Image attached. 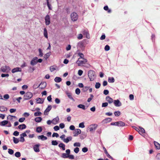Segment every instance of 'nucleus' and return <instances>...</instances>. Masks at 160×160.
<instances>
[{
  "instance_id": "f257e3e1",
  "label": "nucleus",
  "mask_w": 160,
  "mask_h": 160,
  "mask_svg": "<svg viewBox=\"0 0 160 160\" xmlns=\"http://www.w3.org/2000/svg\"><path fill=\"white\" fill-rule=\"evenodd\" d=\"M88 76L90 81H93L95 78L96 77L95 72L92 70L89 71Z\"/></svg>"
},
{
  "instance_id": "f03ea898",
  "label": "nucleus",
  "mask_w": 160,
  "mask_h": 160,
  "mask_svg": "<svg viewBox=\"0 0 160 160\" xmlns=\"http://www.w3.org/2000/svg\"><path fill=\"white\" fill-rule=\"evenodd\" d=\"M33 96L32 93L31 92H26L24 96L23 101L31 99Z\"/></svg>"
},
{
  "instance_id": "7ed1b4c3",
  "label": "nucleus",
  "mask_w": 160,
  "mask_h": 160,
  "mask_svg": "<svg viewBox=\"0 0 160 160\" xmlns=\"http://www.w3.org/2000/svg\"><path fill=\"white\" fill-rule=\"evenodd\" d=\"M11 70L10 68L8 66H2L1 68V70L4 72H8Z\"/></svg>"
},
{
  "instance_id": "20e7f679",
  "label": "nucleus",
  "mask_w": 160,
  "mask_h": 160,
  "mask_svg": "<svg viewBox=\"0 0 160 160\" xmlns=\"http://www.w3.org/2000/svg\"><path fill=\"white\" fill-rule=\"evenodd\" d=\"M71 18L73 21H77L78 19L77 14L75 12L72 13L71 14Z\"/></svg>"
},
{
  "instance_id": "39448f33",
  "label": "nucleus",
  "mask_w": 160,
  "mask_h": 160,
  "mask_svg": "<svg viewBox=\"0 0 160 160\" xmlns=\"http://www.w3.org/2000/svg\"><path fill=\"white\" fill-rule=\"evenodd\" d=\"M86 39H84L81 42H79L77 46L81 48L84 47L86 45L85 42H86Z\"/></svg>"
},
{
  "instance_id": "423d86ee",
  "label": "nucleus",
  "mask_w": 160,
  "mask_h": 160,
  "mask_svg": "<svg viewBox=\"0 0 160 160\" xmlns=\"http://www.w3.org/2000/svg\"><path fill=\"white\" fill-rule=\"evenodd\" d=\"M6 125H8L6 126L8 127H11V124L8 121H3L0 122V125L2 126H5Z\"/></svg>"
},
{
  "instance_id": "0eeeda50",
  "label": "nucleus",
  "mask_w": 160,
  "mask_h": 160,
  "mask_svg": "<svg viewBox=\"0 0 160 160\" xmlns=\"http://www.w3.org/2000/svg\"><path fill=\"white\" fill-rule=\"evenodd\" d=\"M79 59L80 58H79L77 62L78 66H80L82 64H84L87 62V59L84 58H82V60H80Z\"/></svg>"
},
{
  "instance_id": "6e6552de",
  "label": "nucleus",
  "mask_w": 160,
  "mask_h": 160,
  "mask_svg": "<svg viewBox=\"0 0 160 160\" xmlns=\"http://www.w3.org/2000/svg\"><path fill=\"white\" fill-rule=\"evenodd\" d=\"M97 127V125L96 124H93L90 125L88 128V129L89 131L92 132L93 131H94L96 129V128Z\"/></svg>"
},
{
  "instance_id": "1a4fd4ad",
  "label": "nucleus",
  "mask_w": 160,
  "mask_h": 160,
  "mask_svg": "<svg viewBox=\"0 0 160 160\" xmlns=\"http://www.w3.org/2000/svg\"><path fill=\"white\" fill-rule=\"evenodd\" d=\"M45 23L47 25H49L50 23V18L48 15H47L45 17Z\"/></svg>"
},
{
  "instance_id": "9d476101",
  "label": "nucleus",
  "mask_w": 160,
  "mask_h": 160,
  "mask_svg": "<svg viewBox=\"0 0 160 160\" xmlns=\"http://www.w3.org/2000/svg\"><path fill=\"white\" fill-rule=\"evenodd\" d=\"M113 102L114 105L116 107H120L122 105V103L118 99L114 100Z\"/></svg>"
},
{
  "instance_id": "9b49d317",
  "label": "nucleus",
  "mask_w": 160,
  "mask_h": 160,
  "mask_svg": "<svg viewBox=\"0 0 160 160\" xmlns=\"http://www.w3.org/2000/svg\"><path fill=\"white\" fill-rule=\"evenodd\" d=\"M38 58L37 57H34L33 59L31 61L30 64L32 66L35 65L37 63V60Z\"/></svg>"
},
{
  "instance_id": "f8f14e48",
  "label": "nucleus",
  "mask_w": 160,
  "mask_h": 160,
  "mask_svg": "<svg viewBox=\"0 0 160 160\" xmlns=\"http://www.w3.org/2000/svg\"><path fill=\"white\" fill-rule=\"evenodd\" d=\"M82 33L84 35L86 36V37L87 38H89L90 37L88 32V31L87 30H84L82 31Z\"/></svg>"
},
{
  "instance_id": "ddd939ff",
  "label": "nucleus",
  "mask_w": 160,
  "mask_h": 160,
  "mask_svg": "<svg viewBox=\"0 0 160 160\" xmlns=\"http://www.w3.org/2000/svg\"><path fill=\"white\" fill-rule=\"evenodd\" d=\"M52 107V106L51 105H49L48 106V107L44 111V114L45 115L48 114V112L51 109Z\"/></svg>"
},
{
  "instance_id": "4468645a",
  "label": "nucleus",
  "mask_w": 160,
  "mask_h": 160,
  "mask_svg": "<svg viewBox=\"0 0 160 160\" xmlns=\"http://www.w3.org/2000/svg\"><path fill=\"white\" fill-rule=\"evenodd\" d=\"M47 83L46 82H41L39 85L40 88L42 89H44L46 86Z\"/></svg>"
},
{
  "instance_id": "2eb2a0df",
  "label": "nucleus",
  "mask_w": 160,
  "mask_h": 160,
  "mask_svg": "<svg viewBox=\"0 0 160 160\" xmlns=\"http://www.w3.org/2000/svg\"><path fill=\"white\" fill-rule=\"evenodd\" d=\"M139 128L140 129L139 131V133L142 136H143L144 133H145V130L144 129L141 127H139Z\"/></svg>"
},
{
  "instance_id": "dca6fc26",
  "label": "nucleus",
  "mask_w": 160,
  "mask_h": 160,
  "mask_svg": "<svg viewBox=\"0 0 160 160\" xmlns=\"http://www.w3.org/2000/svg\"><path fill=\"white\" fill-rule=\"evenodd\" d=\"M22 69L20 68L17 67L13 69L12 70V72L14 73L18 72H21Z\"/></svg>"
},
{
  "instance_id": "f3484780",
  "label": "nucleus",
  "mask_w": 160,
  "mask_h": 160,
  "mask_svg": "<svg viewBox=\"0 0 160 160\" xmlns=\"http://www.w3.org/2000/svg\"><path fill=\"white\" fill-rule=\"evenodd\" d=\"M106 100L108 102L109 104H111L113 102V99L109 96H107L106 98Z\"/></svg>"
},
{
  "instance_id": "a211bd4d",
  "label": "nucleus",
  "mask_w": 160,
  "mask_h": 160,
  "mask_svg": "<svg viewBox=\"0 0 160 160\" xmlns=\"http://www.w3.org/2000/svg\"><path fill=\"white\" fill-rule=\"evenodd\" d=\"M39 144H36L33 147L34 151L36 152H38L40 151L39 147Z\"/></svg>"
},
{
  "instance_id": "6ab92c4d",
  "label": "nucleus",
  "mask_w": 160,
  "mask_h": 160,
  "mask_svg": "<svg viewBox=\"0 0 160 160\" xmlns=\"http://www.w3.org/2000/svg\"><path fill=\"white\" fill-rule=\"evenodd\" d=\"M38 139H40L42 141L46 140L47 139V138L44 136L43 135L38 136Z\"/></svg>"
},
{
  "instance_id": "aec40b11",
  "label": "nucleus",
  "mask_w": 160,
  "mask_h": 160,
  "mask_svg": "<svg viewBox=\"0 0 160 160\" xmlns=\"http://www.w3.org/2000/svg\"><path fill=\"white\" fill-rule=\"evenodd\" d=\"M37 103H42L44 101V99L41 98H37L36 99Z\"/></svg>"
},
{
  "instance_id": "412c9836",
  "label": "nucleus",
  "mask_w": 160,
  "mask_h": 160,
  "mask_svg": "<svg viewBox=\"0 0 160 160\" xmlns=\"http://www.w3.org/2000/svg\"><path fill=\"white\" fill-rule=\"evenodd\" d=\"M72 138L71 137L69 136L68 137L64 139L63 141L64 142L66 143H68L69 141H71L72 140Z\"/></svg>"
},
{
  "instance_id": "4be33fe9",
  "label": "nucleus",
  "mask_w": 160,
  "mask_h": 160,
  "mask_svg": "<svg viewBox=\"0 0 160 160\" xmlns=\"http://www.w3.org/2000/svg\"><path fill=\"white\" fill-rule=\"evenodd\" d=\"M7 120H12L13 119H16L17 117L15 116L9 115L7 117Z\"/></svg>"
},
{
  "instance_id": "5701e85b",
  "label": "nucleus",
  "mask_w": 160,
  "mask_h": 160,
  "mask_svg": "<svg viewBox=\"0 0 160 160\" xmlns=\"http://www.w3.org/2000/svg\"><path fill=\"white\" fill-rule=\"evenodd\" d=\"M154 143L156 148L157 149L159 150L160 149V144L158 142L154 141Z\"/></svg>"
},
{
  "instance_id": "b1692460",
  "label": "nucleus",
  "mask_w": 160,
  "mask_h": 160,
  "mask_svg": "<svg viewBox=\"0 0 160 160\" xmlns=\"http://www.w3.org/2000/svg\"><path fill=\"white\" fill-rule=\"evenodd\" d=\"M54 81L56 82H59L62 81V78L59 77H57L54 79Z\"/></svg>"
},
{
  "instance_id": "393cba45",
  "label": "nucleus",
  "mask_w": 160,
  "mask_h": 160,
  "mask_svg": "<svg viewBox=\"0 0 160 160\" xmlns=\"http://www.w3.org/2000/svg\"><path fill=\"white\" fill-rule=\"evenodd\" d=\"M59 147L62 148L63 150H65V145L63 143H60L58 145Z\"/></svg>"
},
{
  "instance_id": "a878e982",
  "label": "nucleus",
  "mask_w": 160,
  "mask_h": 160,
  "mask_svg": "<svg viewBox=\"0 0 160 160\" xmlns=\"http://www.w3.org/2000/svg\"><path fill=\"white\" fill-rule=\"evenodd\" d=\"M42 129L41 127H38L36 128V132L38 133H40L42 131Z\"/></svg>"
},
{
  "instance_id": "bb28decb",
  "label": "nucleus",
  "mask_w": 160,
  "mask_h": 160,
  "mask_svg": "<svg viewBox=\"0 0 160 160\" xmlns=\"http://www.w3.org/2000/svg\"><path fill=\"white\" fill-rule=\"evenodd\" d=\"M117 126H123L125 125V123L121 121H119L117 122Z\"/></svg>"
},
{
  "instance_id": "cd10ccee",
  "label": "nucleus",
  "mask_w": 160,
  "mask_h": 160,
  "mask_svg": "<svg viewBox=\"0 0 160 160\" xmlns=\"http://www.w3.org/2000/svg\"><path fill=\"white\" fill-rule=\"evenodd\" d=\"M50 0H47V6L48 8V9L50 10L52 9V7L51 5L50 4L49 1Z\"/></svg>"
},
{
  "instance_id": "c85d7f7f",
  "label": "nucleus",
  "mask_w": 160,
  "mask_h": 160,
  "mask_svg": "<svg viewBox=\"0 0 160 160\" xmlns=\"http://www.w3.org/2000/svg\"><path fill=\"white\" fill-rule=\"evenodd\" d=\"M7 110V108L2 106H0V111L1 112H4Z\"/></svg>"
},
{
  "instance_id": "c756f323",
  "label": "nucleus",
  "mask_w": 160,
  "mask_h": 160,
  "mask_svg": "<svg viewBox=\"0 0 160 160\" xmlns=\"http://www.w3.org/2000/svg\"><path fill=\"white\" fill-rule=\"evenodd\" d=\"M44 36L47 38H48V32L47 29L46 28H44Z\"/></svg>"
},
{
  "instance_id": "7c9ffc66",
  "label": "nucleus",
  "mask_w": 160,
  "mask_h": 160,
  "mask_svg": "<svg viewBox=\"0 0 160 160\" xmlns=\"http://www.w3.org/2000/svg\"><path fill=\"white\" fill-rule=\"evenodd\" d=\"M108 81L109 82L113 83L115 81V80L113 77H109L108 78Z\"/></svg>"
},
{
  "instance_id": "2f4dec72",
  "label": "nucleus",
  "mask_w": 160,
  "mask_h": 160,
  "mask_svg": "<svg viewBox=\"0 0 160 160\" xmlns=\"http://www.w3.org/2000/svg\"><path fill=\"white\" fill-rule=\"evenodd\" d=\"M26 125L24 124L19 125L18 127L20 129H25L26 128Z\"/></svg>"
},
{
  "instance_id": "473e14b6",
  "label": "nucleus",
  "mask_w": 160,
  "mask_h": 160,
  "mask_svg": "<svg viewBox=\"0 0 160 160\" xmlns=\"http://www.w3.org/2000/svg\"><path fill=\"white\" fill-rule=\"evenodd\" d=\"M78 107L79 108L85 110L86 109L84 105L83 104H79L78 106Z\"/></svg>"
},
{
  "instance_id": "72a5a7b5",
  "label": "nucleus",
  "mask_w": 160,
  "mask_h": 160,
  "mask_svg": "<svg viewBox=\"0 0 160 160\" xmlns=\"http://www.w3.org/2000/svg\"><path fill=\"white\" fill-rule=\"evenodd\" d=\"M67 96L70 99L72 100L73 101H75L74 99H73V98H72V95L71 93H67Z\"/></svg>"
},
{
  "instance_id": "f704fd0d",
  "label": "nucleus",
  "mask_w": 160,
  "mask_h": 160,
  "mask_svg": "<svg viewBox=\"0 0 160 160\" xmlns=\"http://www.w3.org/2000/svg\"><path fill=\"white\" fill-rule=\"evenodd\" d=\"M51 54V52H48L44 56V58L45 59H47Z\"/></svg>"
},
{
  "instance_id": "c9c22d12",
  "label": "nucleus",
  "mask_w": 160,
  "mask_h": 160,
  "mask_svg": "<svg viewBox=\"0 0 160 160\" xmlns=\"http://www.w3.org/2000/svg\"><path fill=\"white\" fill-rule=\"evenodd\" d=\"M13 142L17 144L19 142V140L18 139L16 138L15 137H13Z\"/></svg>"
},
{
  "instance_id": "e433bc0d",
  "label": "nucleus",
  "mask_w": 160,
  "mask_h": 160,
  "mask_svg": "<svg viewBox=\"0 0 160 160\" xmlns=\"http://www.w3.org/2000/svg\"><path fill=\"white\" fill-rule=\"evenodd\" d=\"M21 154L20 152H17L15 154V156L17 158H19L21 156Z\"/></svg>"
},
{
  "instance_id": "4c0bfd02",
  "label": "nucleus",
  "mask_w": 160,
  "mask_h": 160,
  "mask_svg": "<svg viewBox=\"0 0 160 160\" xmlns=\"http://www.w3.org/2000/svg\"><path fill=\"white\" fill-rule=\"evenodd\" d=\"M114 114L116 116H119L121 114V112L119 111H115L114 112Z\"/></svg>"
},
{
  "instance_id": "58836bf2",
  "label": "nucleus",
  "mask_w": 160,
  "mask_h": 160,
  "mask_svg": "<svg viewBox=\"0 0 160 160\" xmlns=\"http://www.w3.org/2000/svg\"><path fill=\"white\" fill-rule=\"evenodd\" d=\"M101 86V84L99 82H97L96 83L95 85V87L97 89L99 88Z\"/></svg>"
},
{
  "instance_id": "ea45409f",
  "label": "nucleus",
  "mask_w": 160,
  "mask_h": 160,
  "mask_svg": "<svg viewBox=\"0 0 160 160\" xmlns=\"http://www.w3.org/2000/svg\"><path fill=\"white\" fill-rule=\"evenodd\" d=\"M68 155L65 153H63L62 154V157L65 158H68Z\"/></svg>"
},
{
  "instance_id": "a19ab883",
  "label": "nucleus",
  "mask_w": 160,
  "mask_h": 160,
  "mask_svg": "<svg viewBox=\"0 0 160 160\" xmlns=\"http://www.w3.org/2000/svg\"><path fill=\"white\" fill-rule=\"evenodd\" d=\"M38 51L39 52V56L40 57H41L43 56V53L42 52V49L41 48L38 49Z\"/></svg>"
},
{
  "instance_id": "79ce46f5",
  "label": "nucleus",
  "mask_w": 160,
  "mask_h": 160,
  "mask_svg": "<svg viewBox=\"0 0 160 160\" xmlns=\"http://www.w3.org/2000/svg\"><path fill=\"white\" fill-rule=\"evenodd\" d=\"M40 86H39L38 85V83L36 82L35 84L33 85L32 87L34 89H36L38 88Z\"/></svg>"
},
{
  "instance_id": "37998d69",
  "label": "nucleus",
  "mask_w": 160,
  "mask_h": 160,
  "mask_svg": "<svg viewBox=\"0 0 160 160\" xmlns=\"http://www.w3.org/2000/svg\"><path fill=\"white\" fill-rule=\"evenodd\" d=\"M81 91L79 88H77L75 90V93L79 95Z\"/></svg>"
},
{
  "instance_id": "c03bdc74",
  "label": "nucleus",
  "mask_w": 160,
  "mask_h": 160,
  "mask_svg": "<svg viewBox=\"0 0 160 160\" xmlns=\"http://www.w3.org/2000/svg\"><path fill=\"white\" fill-rule=\"evenodd\" d=\"M8 153L10 155H12L14 153V151L11 149H8Z\"/></svg>"
},
{
  "instance_id": "a18cd8bd",
  "label": "nucleus",
  "mask_w": 160,
  "mask_h": 160,
  "mask_svg": "<svg viewBox=\"0 0 160 160\" xmlns=\"http://www.w3.org/2000/svg\"><path fill=\"white\" fill-rule=\"evenodd\" d=\"M42 113L40 112H38L34 113V115L35 116H40L41 115Z\"/></svg>"
},
{
  "instance_id": "49530a36",
  "label": "nucleus",
  "mask_w": 160,
  "mask_h": 160,
  "mask_svg": "<svg viewBox=\"0 0 160 160\" xmlns=\"http://www.w3.org/2000/svg\"><path fill=\"white\" fill-rule=\"evenodd\" d=\"M58 143V142L56 140H53L52 141V144L53 145H57Z\"/></svg>"
},
{
  "instance_id": "de8ad7c7",
  "label": "nucleus",
  "mask_w": 160,
  "mask_h": 160,
  "mask_svg": "<svg viewBox=\"0 0 160 160\" xmlns=\"http://www.w3.org/2000/svg\"><path fill=\"white\" fill-rule=\"evenodd\" d=\"M75 132L78 135L81 133V130L79 129H77L75 130Z\"/></svg>"
},
{
  "instance_id": "09e8293b",
  "label": "nucleus",
  "mask_w": 160,
  "mask_h": 160,
  "mask_svg": "<svg viewBox=\"0 0 160 160\" xmlns=\"http://www.w3.org/2000/svg\"><path fill=\"white\" fill-rule=\"evenodd\" d=\"M73 146L74 147H80L81 146L80 143L79 142H75L73 144Z\"/></svg>"
},
{
  "instance_id": "8fccbe9b",
  "label": "nucleus",
  "mask_w": 160,
  "mask_h": 160,
  "mask_svg": "<svg viewBox=\"0 0 160 160\" xmlns=\"http://www.w3.org/2000/svg\"><path fill=\"white\" fill-rule=\"evenodd\" d=\"M79 127L81 128H84L85 126L84 125V122H83L80 123L79 124Z\"/></svg>"
},
{
  "instance_id": "3c124183",
  "label": "nucleus",
  "mask_w": 160,
  "mask_h": 160,
  "mask_svg": "<svg viewBox=\"0 0 160 160\" xmlns=\"http://www.w3.org/2000/svg\"><path fill=\"white\" fill-rule=\"evenodd\" d=\"M79 151V149L78 148L76 147L74 149V152L76 153H77Z\"/></svg>"
},
{
  "instance_id": "603ef678",
  "label": "nucleus",
  "mask_w": 160,
  "mask_h": 160,
  "mask_svg": "<svg viewBox=\"0 0 160 160\" xmlns=\"http://www.w3.org/2000/svg\"><path fill=\"white\" fill-rule=\"evenodd\" d=\"M104 49L106 51H108L110 49V47L108 45H106L105 46Z\"/></svg>"
},
{
  "instance_id": "864d4df0",
  "label": "nucleus",
  "mask_w": 160,
  "mask_h": 160,
  "mask_svg": "<svg viewBox=\"0 0 160 160\" xmlns=\"http://www.w3.org/2000/svg\"><path fill=\"white\" fill-rule=\"evenodd\" d=\"M89 88V87H85L83 88V91L84 92H86L88 89Z\"/></svg>"
},
{
  "instance_id": "5fc2aeb1",
  "label": "nucleus",
  "mask_w": 160,
  "mask_h": 160,
  "mask_svg": "<svg viewBox=\"0 0 160 160\" xmlns=\"http://www.w3.org/2000/svg\"><path fill=\"white\" fill-rule=\"evenodd\" d=\"M59 134L57 133H55V132H54L52 135V137H56L57 138V137H59Z\"/></svg>"
},
{
  "instance_id": "6e6d98bb",
  "label": "nucleus",
  "mask_w": 160,
  "mask_h": 160,
  "mask_svg": "<svg viewBox=\"0 0 160 160\" xmlns=\"http://www.w3.org/2000/svg\"><path fill=\"white\" fill-rule=\"evenodd\" d=\"M108 102H105L103 103L102 104V107H105L108 106Z\"/></svg>"
},
{
  "instance_id": "4d7b16f0",
  "label": "nucleus",
  "mask_w": 160,
  "mask_h": 160,
  "mask_svg": "<svg viewBox=\"0 0 160 160\" xmlns=\"http://www.w3.org/2000/svg\"><path fill=\"white\" fill-rule=\"evenodd\" d=\"M82 151L84 152H86L88 151V149L86 147H84L82 149Z\"/></svg>"
},
{
  "instance_id": "13d9d810",
  "label": "nucleus",
  "mask_w": 160,
  "mask_h": 160,
  "mask_svg": "<svg viewBox=\"0 0 160 160\" xmlns=\"http://www.w3.org/2000/svg\"><path fill=\"white\" fill-rule=\"evenodd\" d=\"M59 127L61 128H63L65 127V125L63 123H61L59 124Z\"/></svg>"
},
{
  "instance_id": "bf43d9fd",
  "label": "nucleus",
  "mask_w": 160,
  "mask_h": 160,
  "mask_svg": "<svg viewBox=\"0 0 160 160\" xmlns=\"http://www.w3.org/2000/svg\"><path fill=\"white\" fill-rule=\"evenodd\" d=\"M3 98L6 99H8L9 98V96L8 94H6L4 95Z\"/></svg>"
},
{
  "instance_id": "052dcab7",
  "label": "nucleus",
  "mask_w": 160,
  "mask_h": 160,
  "mask_svg": "<svg viewBox=\"0 0 160 160\" xmlns=\"http://www.w3.org/2000/svg\"><path fill=\"white\" fill-rule=\"evenodd\" d=\"M19 132L17 131H14L13 133V135L16 136H18L19 135Z\"/></svg>"
},
{
  "instance_id": "680f3d73",
  "label": "nucleus",
  "mask_w": 160,
  "mask_h": 160,
  "mask_svg": "<svg viewBox=\"0 0 160 160\" xmlns=\"http://www.w3.org/2000/svg\"><path fill=\"white\" fill-rule=\"evenodd\" d=\"M30 114H29V113L25 112L23 114V116L25 117H27Z\"/></svg>"
},
{
  "instance_id": "e2e57ef3",
  "label": "nucleus",
  "mask_w": 160,
  "mask_h": 160,
  "mask_svg": "<svg viewBox=\"0 0 160 160\" xmlns=\"http://www.w3.org/2000/svg\"><path fill=\"white\" fill-rule=\"evenodd\" d=\"M75 127L74 125H71L69 127V129L71 130H75Z\"/></svg>"
},
{
  "instance_id": "0e129e2a",
  "label": "nucleus",
  "mask_w": 160,
  "mask_h": 160,
  "mask_svg": "<svg viewBox=\"0 0 160 160\" xmlns=\"http://www.w3.org/2000/svg\"><path fill=\"white\" fill-rule=\"evenodd\" d=\"M1 77L2 78L5 77H8L9 75L8 74H2L1 75Z\"/></svg>"
},
{
  "instance_id": "69168bd1",
  "label": "nucleus",
  "mask_w": 160,
  "mask_h": 160,
  "mask_svg": "<svg viewBox=\"0 0 160 160\" xmlns=\"http://www.w3.org/2000/svg\"><path fill=\"white\" fill-rule=\"evenodd\" d=\"M109 91L108 90H104L103 91V93L105 95H107L109 93Z\"/></svg>"
},
{
  "instance_id": "338daca9",
  "label": "nucleus",
  "mask_w": 160,
  "mask_h": 160,
  "mask_svg": "<svg viewBox=\"0 0 160 160\" xmlns=\"http://www.w3.org/2000/svg\"><path fill=\"white\" fill-rule=\"evenodd\" d=\"M56 70V68L53 67V66H51L50 67V70L51 72H52Z\"/></svg>"
},
{
  "instance_id": "774afa93",
  "label": "nucleus",
  "mask_w": 160,
  "mask_h": 160,
  "mask_svg": "<svg viewBox=\"0 0 160 160\" xmlns=\"http://www.w3.org/2000/svg\"><path fill=\"white\" fill-rule=\"evenodd\" d=\"M55 102L57 104H59L60 103V101L58 98H56L55 99Z\"/></svg>"
}]
</instances>
